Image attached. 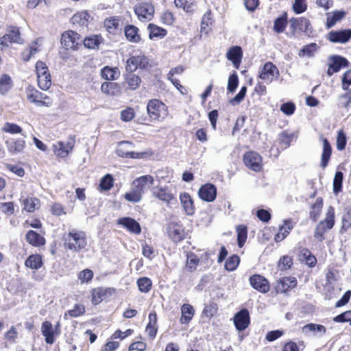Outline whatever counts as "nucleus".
Listing matches in <instances>:
<instances>
[{
	"label": "nucleus",
	"instance_id": "1",
	"mask_svg": "<svg viewBox=\"0 0 351 351\" xmlns=\"http://www.w3.org/2000/svg\"><path fill=\"white\" fill-rule=\"evenodd\" d=\"M154 182V178L150 175L143 176L135 179L132 183L130 191L126 193L124 197L128 202H140L142 195L147 189L153 185Z\"/></svg>",
	"mask_w": 351,
	"mask_h": 351
},
{
	"label": "nucleus",
	"instance_id": "2",
	"mask_svg": "<svg viewBox=\"0 0 351 351\" xmlns=\"http://www.w3.org/2000/svg\"><path fill=\"white\" fill-rule=\"evenodd\" d=\"M87 244L86 236L84 232L71 231L65 237V245L75 252H79Z\"/></svg>",
	"mask_w": 351,
	"mask_h": 351
},
{
	"label": "nucleus",
	"instance_id": "3",
	"mask_svg": "<svg viewBox=\"0 0 351 351\" xmlns=\"http://www.w3.org/2000/svg\"><path fill=\"white\" fill-rule=\"evenodd\" d=\"M335 225V209L332 206H329L324 220L319 221L317 225L314 237L319 241L324 240V233L327 230H330Z\"/></svg>",
	"mask_w": 351,
	"mask_h": 351
},
{
	"label": "nucleus",
	"instance_id": "4",
	"mask_svg": "<svg viewBox=\"0 0 351 351\" xmlns=\"http://www.w3.org/2000/svg\"><path fill=\"white\" fill-rule=\"evenodd\" d=\"M134 12L141 21H149L154 17V8L150 2L144 1L135 7Z\"/></svg>",
	"mask_w": 351,
	"mask_h": 351
},
{
	"label": "nucleus",
	"instance_id": "5",
	"mask_svg": "<svg viewBox=\"0 0 351 351\" xmlns=\"http://www.w3.org/2000/svg\"><path fill=\"white\" fill-rule=\"evenodd\" d=\"M244 165L252 171H261L263 167L262 157L256 152H248L243 158Z\"/></svg>",
	"mask_w": 351,
	"mask_h": 351
},
{
	"label": "nucleus",
	"instance_id": "6",
	"mask_svg": "<svg viewBox=\"0 0 351 351\" xmlns=\"http://www.w3.org/2000/svg\"><path fill=\"white\" fill-rule=\"evenodd\" d=\"M81 41L80 35L74 31H66L62 34L61 44L66 49H76Z\"/></svg>",
	"mask_w": 351,
	"mask_h": 351
},
{
	"label": "nucleus",
	"instance_id": "7",
	"mask_svg": "<svg viewBox=\"0 0 351 351\" xmlns=\"http://www.w3.org/2000/svg\"><path fill=\"white\" fill-rule=\"evenodd\" d=\"M75 143V137L74 136H70L66 143L58 141L53 145L54 153L61 158L66 157L73 150Z\"/></svg>",
	"mask_w": 351,
	"mask_h": 351
},
{
	"label": "nucleus",
	"instance_id": "8",
	"mask_svg": "<svg viewBox=\"0 0 351 351\" xmlns=\"http://www.w3.org/2000/svg\"><path fill=\"white\" fill-rule=\"evenodd\" d=\"M27 98L30 102L34 103L39 107H48L52 104L51 99L48 96L35 89H29L27 90Z\"/></svg>",
	"mask_w": 351,
	"mask_h": 351
},
{
	"label": "nucleus",
	"instance_id": "9",
	"mask_svg": "<svg viewBox=\"0 0 351 351\" xmlns=\"http://www.w3.org/2000/svg\"><path fill=\"white\" fill-rule=\"evenodd\" d=\"M233 319L236 328L239 331L244 330L248 327L250 322L248 310L246 308L241 309L234 315Z\"/></svg>",
	"mask_w": 351,
	"mask_h": 351
},
{
	"label": "nucleus",
	"instance_id": "10",
	"mask_svg": "<svg viewBox=\"0 0 351 351\" xmlns=\"http://www.w3.org/2000/svg\"><path fill=\"white\" fill-rule=\"evenodd\" d=\"M249 281L250 285L261 293H265L269 291L270 286L268 280L259 274L252 276Z\"/></svg>",
	"mask_w": 351,
	"mask_h": 351
},
{
	"label": "nucleus",
	"instance_id": "11",
	"mask_svg": "<svg viewBox=\"0 0 351 351\" xmlns=\"http://www.w3.org/2000/svg\"><path fill=\"white\" fill-rule=\"evenodd\" d=\"M326 38L331 43H345L351 38V30L341 29L339 31H331L327 34Z\"/></svg>",
	"mask_w": 351,
	"mask_h": 351
},
{
	"label": "nucleus",
	"instance_id": "12",
	"mask_svg": "<svg viewBox=\"0 0 351 351\" xmlns=\"http://www.w3.org/2000/svg\"><path fill=\"white\" fill-rule=\"evenodd\" d=\"M279 75V71L278 68L271 62L265 63L260 73L259 77L263 80L271 82L276 77Z\"/></svg>",
	"mask_w": 351,
	"mask_h": 351
},
{
	"label": "nucleus",
	"instance_id": "13",
	"mask_svg": "<svg viewBox=\"0 0 351 351\" xmlns=\"http://www.w3.org/2000/svg\"><path fill=\"white\" fill-rule=\"evenodd\" d=\"M198 195L205 202H213L217 196V188L213 184H206L199 189Z\"/></svg>",
	"mask_w": 351,
	"mask_h": 351
},
{
	"label": "nucleus",
	"instance_id": "14",
	"mask_svg": "<svg viewBox=\"0 0 351 351\" xmlns=\"http://www.w3.org/2000/svg\"><path fill=\"white\" fill-rule=\"evenodd\" d=\"M165 104L158 99H152L147 106V111L149 117L153 120L159 119L161 111L165 110Z\"/></svg>",
	"mask_w": 351,
	"mask_h": 351
},
{
	"label": "nucleus",
	"instance_id": "15",
	"mask_svg": "<svg viewBox=\"0 0 351 351\" xmlns=\"http://www.w3.org/2000/svg\"><path fill=\"white\" fill-rule=\"evenodd\" d=\"M147 62V59L144 56H132L127 61L125 69L128 72L132 73L138 68H145Z\"/></svg>",
	"mask_w": 351,
	"mask_h": 351
},
{
	"label": "nucleus",
	"instance_id": "16",
	"mask_svg": "<svg viewBox=\"0 0 351 351\" xmlns=\"http://www.w3.org/2000/svg\"><path fill=\"white\" fill-rule=\"evenodd\" d=\"M242 57L243 51L239 46L230 47L226 53L227 59L232 62L234 67L237 69L239 68Z\"/></svg>",
	"mask_w": 351,
	"mask_h": 351
},
{
	"label": "nucleus",
	"instance_id": "17",
	"mask_svg": "<svg viewBox=\"0 0 351 351\" xmlns=\"http://www.w3.org/2000/svg\"><path fill=\"white\" fill-rule=\"evenodd\" d=\"M117 224L123 226L128 231L136 234H139L141 232L140 224L131 217L119 218Z\"/></svg>",
	"mask_w": 351,
	"mask_h": 351
},
{
	"label": "nucleus",
	"instance_id": "18",
	"mask_svg": "<svg viewBox=\"0 0 351 351\" xmlns=\"http://www.w3.org/2000/svg\"><path fill=\"white\" fill-rule=\"evenodd\" d=\"M152 191L154 197L167 204L176 200L173 195L167 187H154Z\"/></svg>",
	"mask_w": 351,
	"mask_h": 351
},
{
	"label": "nucleus",
	"instance_id": "19",
	"mask_svg": "<svg viewBox=\"0 0 351 351\" xmlns=\"http://www.w3.org/2000/svg\"><path fill=\"white\" fill-rule=\"evenodd\" d=\"M168 234L169 237L174 241H182L184 237L182 226L178 223H170L168 226Z\"/></svg>",
	"mask_w": 351,
	"mask_h": 351
},
{
	"label": "nucleus",
	"instance_id": "20",
	"mask_svg": "<svg viewBox=\"0 0 351 351\" xmlns=\"http://www.w3.org/2000/svg\"><path fill=\"white\" fill-rule=\"evenodd\" d=\"M297 285V280L295 277H284L280 279L276 286L277 292L285 293L293 289Z\"/></svg>",
	"mask_w": 351,
	"mask_h": 351
},
{
	"label": "nucleus",
	"instance_id": "21",
	"mask_svg": "<svg viewBox=\"0 0 351 351\" xmlns=\"http://www.w3.org/2000/svg\"><path fill=\"white\" fill-rule=\"evenodd\" d=\"M291 25L290 27L292 32L294 33L297 29L302 32L308 33L309 30V26L311 25L308 19L300 17L296 19H292L290 20Z\"/></svg>",
	"mask_w": 351,
	"mask_h": 351
},
{
	"label": "nucleus",
	"instance_id": "22",
	"mask_svg": "<svg viewBox=\"0 0 351 351\" xmlns=\"http://www.w3.org/2000/svg\"><path fill=\"white\" fill-rule=\"evenodd\" d=\"M332 62L329 65L328 74L332 75L338 72L341 68L348 66L349 62L343 57L334 56L332 57Z\"/></svg>",
	"mask_w": 351,
	"mask_h": 351
},
{
	"label": "nucleus",
	"instance_id": "23",
	"mask_svg": "<svg viewBox=\"0 0 351 351\" xmlns=\"http://www.w3.org/2000/svg\"><path fill=\"white\" fill-rule=\"evenodd\" d=\"M8 151L12 155L22 152L25 147L23 139L10 138L5 142Z\"/></svg>",
	"mask_w": 351,
	"mask_h": 351
},
{
	"label": "nucleus",
	"instance_id": "24",
	"mask_svg": "<svg viewBox=\"0 0 351 351\" xmlns=\"http://www.w3.org/2000/svg\"><path fill=\"white\" fill-rule=\"evenodd\" d=\"M182 207L188 215H193L195 213V207L191 197L189 193H184L180 195Z\"/></svg>",
	"mask_w": 351,
	"mask_h": 351
},
{
	"label": "nucleus",
	"instance_id": "25",
	"mask_svg": "<svg viewBox=\"0 0 351 351\" xmlns=\"http://www.w3.org/2000/svg\"><path fill=\"white\" fill-rule=\"evenodd\" d=\"M41 331L43 335L45 338L46 343L48 344H53L54 342L55 331L51 323L47 321L44 322L42 324Z\"/></svg>",
	"mask_w": 351,
	"mask_h": 351
},
{
	"label": "nucleus",
	"instance_id": "26",
	"mask_svg": "<svg viewBox=\"0 0 351 351\" xmlns=\"http://www.w3.org/2000/svg\"><path fill=\"white\" fill-rule=\"evenodd\" d=\"M322 139L323 142V151L322 154L321 166L324 169L328 165V161L330 158L332 147L327 138H322Z\"/></svg>",
	"mask_w": 351,
	"mask_h": 351
},
{
	"label": "nucleus",
	"instance_id": "27",
	"mask_svg": "<svg viewBox=\"0 0 351 351\" xmlns=\"http://www.w3.org/2000/svg\"><path fill=\"white\" fill-rule=\"evenodd\" d=\"M110 294V290L104 288H96L92 292V302L94 304H98L105 300Z\"/></svg>",
	"mask_w": 351,
	"mask_h": 351
},
{
	"label": "nucleus",
	"instance_id": "28",
	"mask_svg": "<svg viewBox=\"0 0 351 351\" xmlns=\"http://www.w3.org/2000/svg\"><path fill=\"white\" fill-rule=\"evenodd\" d=\"M27 241L34 246H41L45 243V239L34 230H29L26 234Z\"/></svg>",
	"mask_w": 351,
	"mask_h": 351
},
{
	"label": "nucleus",
	"instance_id": "29",
	"mask_svg": "<svg viewBox=\"0 0 351 351\" xmlns=\"http://www.w3.org/2000/svg\"><path fill=\"white\" fill-rule=\"evenodd\" d=\"M132 143L128 141H122L119 143V146L117 150V154L121 157L136 158L139 156V153L135 152L127 151L125 146H132Z\"/></svg>",
	"mask_w": 351,
	"mask_h": 351
},
{
	"label": "nucleus",
	"instance_id": "30",
	"mask_svg": "<svg viewBox=\"0 0 351 351\" xmlns=\"http://www.w3.org/2000/svg\"><path fill=\"white\" fill-rule=\"evenodd\" d=\"M43 265L42 256L39 254H32L25 261V265L32 269L37 270Z\"/></svg>",
	"mask_w": 351,
	"mask_h": 351
},
{
	"label": "nucleus",
	"instance_id": "31",
	"mask_svg": "<svg viewBox=\"0 0 351 351\" xmlns=\"http://www.w3.org/2000/svg\"><path fill=\"white\" fill-rule=\"evenodd\" d=\"M299 256L300 260L302 261H305L308 266L311 267L315 266L317 263V258L307 248L302 249Z\"/></svg>",
	"mask_w": 351,
	"mask_h": 351
},
{
	"label": "nucleus",
	"instance_id": "32",
	"mask_svg": "<svg viewBox=\"0 0 351 351\" xmlns=\"http://www.w3.org/2000/svg\"><path fill=\"white\" fill-rule=\"evenodd\" d=\"M101 90L109 95H117L120 93V88L116 82H106L101 84Z\"/></svg>",
	"mask_w": 351,
	"mask_h": 351
},
{
	"label": "nucleus",
	"instance_id": "33",
	"mask_svg": "<svg viewBox=\"0 0 351 351\" xmlns=\"http://www.w3.org/2000/svg\"><path fill=\"white\" fill-rule=\"evenodd\" d=\"M148 29L149 32V38L152 40L160 39L167 35L166 29L153 23L149 24Z\"/></svg>",
	"mask_w": 351,
	"mask_h": 351
},
{
	"label": "nucleus",
	"instance_id": "34",
	"mask_svg": "<svg viewBox=\"0 0 351 351\" xmlns=\"http://www.w3.org/2000/svg\"><path fill=\"white\" fill-rule=\"evenodd\" d=\"M182 311V317L180 318V322L182 324H188L194 315V308L193 307L189 304H184L182 305L181 308Z\"/></svg>",
	"mask_w": 351,
	"mask_h": 351
},
{
	"label": "nucleus",
	"instance_id": "35",
	"mask_svg": "<svg viewBox=\"0 0 351 351\" xmlns=\"http://www.w3.org/2000/svg\"><path fill=\"white\" fill-rule=\"evenodd\" d=\"M138 29L132 25H128L125 27V35L127 39L133 43H138L141 38L138 34Z\"/></svg>",
	"mask_w": 351,
	"mask_h": 351
},
{
	"label": "nucleus",
	"instance_id": "36",
	"mask_svg": "<svg viewBox=\"0 0 351 351\" xmlns=\"http://www.w3.org/2000/svg\"><path fill=\"white\" fill-rule=\"evenodd\" d=\"M128 73L125 77L126 84H128L127 88L134 90L138 88L141 80L138 75L134 74L133 72Z\"/></svg>",
	"mask_w": 351,
	"mask_h": 351
},
{
	"label": "nucleus",
	"instance_id": "37",
	"mask_svg": "<svg viewBox=\"0 0 351 351\" xmlns=\"http://www.w3.org/2000/svg\"><path fill=\"white\" fill-rule=\"evenodd\" d=\"M101 75L103 78L107 80H114L119 77L120 73L117 67L105 66L101 69Z\"/></svg>",
	"mask_w": 351,
	"mask_h": 351
},
{
	"label": "nucleus",
	"instance_id": "38",
	"mask_svg": "<svg viewBox=\"0 0 351 351\" xmlns=\"http://www.w3.org/2000/svg\"><path fill=\"white\" fill-rule=\"evenodd\" d=\"M90 14L84 11L75 14L71 18L72 23L73 24H79L81 26H85L87 25Z\"/></svg>",
	"mask_w": 351,
	"mask_h": 351
},
{
	"label": "nucleus",
	"instance_id": "39",
	"mask_svg": "<svg viewBox=\"0 0 351 351\" xmlns=\"http://www.w3.org/2000/svg\"><path fill=\"white\" fill-rule=\"evenodd\" d=\"M323 207V199L322 197H317L315 202L311 206L310 217L314 221H317L319 216L320 211Z\"/></svg>",
	"mask_w": 351,
	"mask_h": 351
},
{
	"label": "nucleus",
	"instance_id": "40",
	"mask_svg": "<svg viewBox=\"0 0 351 351\" xmlns=\"http://www.w3.org/2000/svg\"><path fill=\"white\" fill-rule=\"evenodd\" d=\"M344 11H335L331 16H327L326 27L328 29L333 27L335 23L341 20L345 16Z\"/></svg>",
	"mask_w": 351,
	"mask_h": 351
},
{
	"label": "nucleus",
	"instance_id": "41",
	"mask_svg": "<svg viewBox=\"0 0 351 351\" xmlns=\"http://www.w3.org/2000/svg\"><path fill=\"white\" fill-rule=\"evenodd\" d=\"M6 35L9 36V39L11 40V42L15 43H22L23 40L21 38V34L19 29L17 27L11 26L10 27L8 30Z\"/></svg>",
	"mask_w": 351,
	"mask_h": 351
},
{
	"label": "nucleus",
	"instance_id": "42",
	"mask_svg": "<svg viewBox=\"0 0 351 351\" xmlns=\"http://www.w3.org/2000/svg\"><path fill=\"white\" fill-rule=\"evenodd\" d=\"M318 49V46L316 43H312L308 45H304L299 52V56L312 57L315 51Z\"/></svg>",
	"mask_w": 351,
	"mask_h": 351
},
{
	"label": "nucleus",
	"instance_id": "43",
	"mask_svg": "<svg viewBox=\"0 0 351 351\" xmlns=\"http://www.w3.org/2000/svg\"><path fill=\"white\" fill-rule=\"evenodd\" d=\"M351 227V206H347L342 217L341 231H346Z\"/></svg>",
	"mask_w": 351,
	"mask_h": 351
},
{
	"label": "nucleus",
	"instance_id": "44",
	"mask_svg": "<svg viewBox=\"0 0 351 351\" xmlns=\"http://www.w3.org/2000/svg\"><path fill=\"white\" fill-rule=\"evenodd\" d=\"M101 37L99 36H93L84 39V45L88 49H95L101 43Z\"/></svg>",
	"mask_w": 351,
	"mask_h": 351
},
{
	"label": "nucleus",
	"instance_id": "45",
	"mask_svg": "<svg viewBox=\"0 0 351 351\" xmlns=\"http://www.w3.org/2000/svg\"><path fill=\"white\" fill-rule=\"evenodd\" d=\"M238 246L242 247L247 239V228L245 226H239L237 228Z\"/></svg>",
	"mask_w": 351,
	"mask_h": 351
},
{
	"label": "nucleus",
	"instance_id": "46",
	"mask_svg": "<svg viewBox=\"0 0 351 351\" xmlns=\"http://www.w3.org/2000/svg\"><path fill=\"white\" fill-rule=\"evenodd\" d=\"M240 262V258L237 255H232L229 257L225 263V269L228 271H232L235 270Z\"/></svg>",
	"mask_w": 351,
	"mask_h": 351
},
{
	"label": "nucleus",
	"instance_id": "47",
	"mask_svg": "<svg viewBox=\"0 0 351 351\" xmlns=\"http://www.w3.org/2000/svg\"><path fill=\"white\" fill-rule=\"evenodd\" d=\"M343 174L341 171H337L333 180V192L338 194L342 189Z\"/></svg>",
	"mask_w": 351,
	"mask_h": 351
},
{
	"label": "nucleus",
	"instance_id": "48",
	"mask_svg": "<svg viewBox=\"0 0 351 351\" xmlns=\"http://www.w3.org/2000/svg\"><path fill=\"white\" fill-rule=\"evenodd\" d=\"M119 25V20L114 17L107 19L104 21V27L109 33H114L117 29Z\"/></svg>",
	"mask_w": 351,
	"mask_h": 351
},
{
	"label": "nucleus",
	"instance_id": "49",
	"mask_svg": "<svg viewBox=\"0 0 351 351\" xmlns=\"http://www.w3.org/2000/svg\"><path fill=\"white\" fill-rule=\"evenodd\" d=\"M11 88V78L8 75L4 74L0 79V93L5 94Z\"/></svg>",
	"mask_w": 351,
	"mask_h": 351
},
{
	"label": "nucleus",
	"instance_id": "50",
	"mask_svg": "<svg viewBox=\"0 0 351 351\" xmlns=\"http://www.w3.org/2000/svg\"><path fill=\"white\" fill-rule=\"evenodd\" d=\"M38 84L43 90H48L51 85V75L38 76Z\"/></svg>",
	"mask_w": 351,
	"mask_h": 351
},
{
	"label": "nucleus",
	"instance_id": "51",
	"mask_svg": "<svg viewBox=\"0 0 351 351\" xmlns=\"http://www.w3.org/2000/svg\"><path fill=\"white\" fill-rule=\"evenodd\" d=\"M239 84L238 75L235 71H234L228 77L227 89L230 93H234Z\"/></svg>",
	"mask_w": 351,
	"mask_h": 351
},
{
	"label": "nucleus",
	"instance_id": "52",
	"mask_svg": "<svg viewBox=\"0 0 351 351\" xmlns=\"http://www.w3.org/2000/svg\"><path fill=\"white\" fill-rule=\"evenodd\" d=\"M137 285L141 292L147 293L151 289L152 281L147 277H143L137 280Z\"/></svg>",
	"mask_w": 351,
	"mask_h": 351
},
{
	"label": "nucleus",
	"instance_id": "53",
	"mask_svg": "<svg viewBox=\"0 0 351 351\" xmlns=\"http://www.w3.org/2000/svg\"><path fill=\"white\" fill-rule=\"evenodd\" d=\"M113 186V178L110 174L104 176L99 183V187L102 191H108Z\"/></svg>",
	"mask_w": 351,
	"mask_h": 351
},
{
	"label": "nucleus",
	"instance_id": "54",
	"mask_svg": "<svg viewBox=\"0 0 351 351\" xmlns=\"http://www.w3.org/2000/svg\"><path fill=\"white\" fill-rule=\"evenodd\" d=\"M333 322L338 323L348 322L351 326V311H346L335 316L332 319Z\"/></svg>",
	"mask_w": 351,
	"mask_h": 351
},
{
	"label": "nucleus",
	"instance_id": "55",
	"mask_svg": "<svg viewBox=\"0 0 351 351\" xmlns=\"http://www.w3.org/2000/svg\"><path fill=\"white\" fill-rule=\"evenodd\" d=\"M192 0H174L176 7L183 8L186 12H189L193 10V3Z\"/></svg>",
	"mask_w": 351,
	"mask_h": 351
},
{
	"label": "nucleus",
	"instance_id": "56",
	"mask_svg": "<svg viewBox=\"0 0 351 351\" xmlns=\"http://www.w3.org/2000/svg\"><path fill=\"white\" fill-rule=\"evenodd\" d=\"M39 203V199L37 198H27L24 201V208L29 213L33 212L36 206Z\"/></svg>",
	"mask_w": 351,
	"mask_h": 351
},
{
	"label": "nucleus",
	"instance_id": "57",
	"mask_svg": "<svg viewBox=\"0 0 351 351\" xmlns=\"http://www.w3.org/2000/svg\"><path fill=\"white\" fill-rule=\"evenodd\" d=\"M307 9L306 0H295L293 4V10L295 14L304 12Z\"/></svg>",
	"mask_w": 351,
	"mask_h": 351
},
{
	"label": "nucleus",
	"instance_id": "58",
	"mask_svg": "<svg viewBox=\"0 0 351 351\" xmlns=\"http://www.w3.org/2000/svg\"><path fill=\"white\" fill-rule=\"evenodd\" d=\"M287 25V19L284 17H278L274 21V29L277 33L284 32Z\"/></svg>",
	"mask_w": 351,
	"mask_h": 351
},
{
	"label": "nucleus",
	"instance_id": "59",
	"mask_svg": "<svg viewBox=\"0 0 351 351\" xmlns=\"http://www.w3.org/2000/svg\"><path fill=\"white\" fill-rule=\"evenodd\" d=\"M346 142L347 140L346 134L343 132V130H339L337 134V149L340 151L344 149L346 145Z\"/></svg>",
	"mask_w": 351,
	"mask_h": 351
},
{
	"label": "nucleus",
	"instance_id": "60",
	"mask_svg": "<svg viewBox=\"0 0 351 351\" xmlns=\"http://www.w3.org/2000/svg\"><path fill=\"white\" fill-rule=\"evenodd\" d=\"M293 265V260L290 256H284L280 258L278 263V267L280 270H286L289 269Z\"/></svg>",
	"mask_w": 351,
	"mask_h": 351
},
{
	"label": "nucleus",
	"instance_id": "61",
	"mask_svg": "<svg viewBox=\"0 0 351 351\" xmlns=\"http://www.w3.org/2000/svg\"><path fill=\"white\" fill-rule=\"evenodd\" d=\"M134 109L132 108H127L121 112V119L125 122L130 121L134 119Z\"/></svg>",
	"mask_w": 351,
	"mask_h": 351
},
{
	"label": "nucleus",
	"instance_id": "62",
	"mask_svg": "<svg viewBox=\"0 0 351 351\" xmlns=\"http://www.w3.org/2000/svg\"><path fill=\"white\" fill-rule=\"evenodd\" d=\"M36 71L38 76L50 75L48 68L43 61H38L36 64Z\"/></svg>",
	"mask_w": 351,
	"mask_h": 351
},
{
	"label": "nucleus",
	"instance_id": "63",
	"mask_svg": "<svg viewBox=\"0 0 351 351\" xmlns=\"http://www.w3.org/2000/svg\"><path fill=\"white\" fill-rule=\"evenodd\" d=\"M3 131L10 134H19L22 132V128L14 123H6L3 128Z\"/></svg>",
	"mask_w": 351,
	"mask_h": 351
},
{
	"label": "nucleus",
	"instance_id": "64",
	"mask_svg": "<svg viewBox=\"0 0 351 351\" xmlns=\"http://www.w3.org/2000/svg\"><path fill=\"white\" fill-rule=\"evenodd\" d=\"M345 94L340 96L341 107L348 108L351 103V90L348 88Z\"/></svg>",
	"mask_w": 351,
	"mask_h": 351
}]
</instances>
